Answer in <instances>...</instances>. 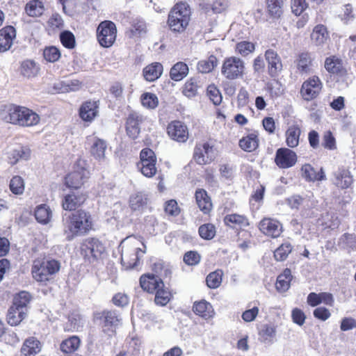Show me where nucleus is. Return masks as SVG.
I'll return each instance as SVG.
<instances>
[{"mask_svg": "<svg viewBox=\"0 0 356 356\" xmlns=\"http://www.w3.org/2000/svg\"><path fill=\"white\" fill-rule=\"evenodd\" d=\"M297 159L295 152L289 148L281 147L276 151L275 163L280 168L286 169L294 166Z\"/></svg>", "mask_w": 356, "mask_h": 356, "instance_id": "obj_10", "label": "nucleus"}, {"mask_svg": "<svg viewBox=\"0 0 356 356\" xmlns=\"http://www.w3.org/2000/svg\"><path fill=\"white\" fill-rule=\"evenodd\" d=\"M193 312L205 319L212 318L214 310L212 305L206 300L195 302L193 307Z\"/></svg>", "mask_w": 356, "mask_h": 356, "instance_id": "obj_29", "label": "nucleus"}, {"mask_svg": "<svg viewBox=\"0 0 356 356\" xmlns=\"http://www.w3.org/2000/svg\"><path fill=\"white\" fill-rule=\"evenodd\" d=\"M0 118L7 123L22 127H32L40 122L39 115L32 110L20 106H5L0 111Z\"/></svg>", "mask_w": 356, "mask_h": 356, "instance_id": "obj_2", "label": "nucleus"}, {"mask_svg": "<svg viewBox=\"0 0 356 356\" xmlns=\"http://www.w3.org/2000/svg\"><path fill=\"white\" fill-rule=\"evenodd\" d=\"M229 6V3L227 0H216L212 4L206 6L205 11L209 13L211 10L213 13L218 14L225 11Z\"/></svg>", "mask_w": 356, "mask_h": 356, "instance_id": "obj_52", "label": "nucleus"}, {"mask_svg": "<svg viewBox=\"0 0 356 356\" xmlns=\"http://www.w3.org/2000/svg\"><path fill=\"white\" fill-rule=\"evenodd\" d=\"M224 222L227 225L231 227H245L249 225L248 219L244 216L236 213L227 215L224 218Z\"/></svg>", "mask_w": 356, "mask_h": 356, "instance_id": "obj_44", "label": "nucleus"}, {"mask_svg": "<svg viewBox=\"0 0 356 356\" xmlns=\"http://www.w3.org/2000/svg\"><path fill=\"white\" fill-rule=\"evenodd\" d=\"M339 245L348 251L356 250V235L345 234L339 239Z\"/></svg>", "mask_w": 356, "mask_h": 356, "instance_id": "obj_49", "label": "nucleus"}, {"mask_svg": "<svg viewBox=\"0 0 356 356\" xmlns=\"http://www.w3.org/2000/svg\"><path fill=\"white\" fill-rule=\"evenodd\" d=\"M301 130L298 125L290 126L286 131V143L291 147L294 148L299 144Z\"/></svg>", "mask_w": 356, "mask_h": 356, "instance_id": "obj_34", "label": "nucleus"}, {"mask_svg": "<svg viewBox=\"0 0 356 356\" xmlns=\"http://www.w3.org/2000/svg\"><path fill=\"white\" fill-rule=\"evenodd\" d=\"M99 105L97 102H86L79 109L81 118L86 122H91L98 113Z\"/></svg>", "mask_w": 356, "mask_h": 356, "instance_id": "obj_23", "label": "nucleus"}, {"mask_svg": "<svg viewBox=\"0 0 356 356\" xmlns=\"http://www.w3.org/2000/svg\"><path fill=\"white\" fill-rule=\"evenodd\" d=\"M259 227L262 233L272 238L278 237L282 232V226L281 223L273 218H264L259 222Z\"/></svg>", "mask_w": 356, "mask_h": 356, "instance_id": "obj_15", "label": "nucleus"}, {"mask_svg": "<svg viewBox=\"0 0 356 356\" xmlns=\"http://www.w3.org/2000/svg\"><path fill=\"white\" fill-rule=\"evenodd\" d=\"M297 69L301 74H309L312 72L313 58L308 52L300 54L296 60Z\"/></svg>", "mask_w": 356, "mask_h": 356, "instance_id": "obj_26", "label": "nucleus"}, {"mask_svg": "<svg viewBox=\"0 0 356 356\" xmlns=\"http://www.w3.org/2000/svg\"><path fill=\"white\" fill-rule=\"evenodd\" d=\"M104 251L103 243L95 238H88L81 245V254L89 264H95L101 259Z\"/></svg>", "mask_w": 356, "mask_h": 356, "instance_id": "obj_5", "label": "nucleus"}, {"mask_svg": "<svg viewBox=\"0 0 356 356\" xmlns=\"http://www.w3.org/2000/svg\"><path fill=\"white\" fill-rule=\"evenodd\" d=\"M265 6L268 16L278 19L284 13L285 0H265Z\"/></svg>", "mask_w": 356, "mask_h": 356, "instance_id": "obj_21", "label": "nucleus"}, {"mask_svg": "<svg viewBox=\"0 0 356 356\" xmlns=\"http://www.w3.org/2000/svg\"><path fill=\"white\" fill-rule=\"evenodd\" d=\"M322 146L327 149L334 150L337 149L336 140L330 131H327L323 136Z\"/></svg>", "mask_w": 356, "mask_h": 356, "instance_id": "obj_61", "label": "nucleus"}, {"mask_svg": "<svg viewBox=\"0 0 356 356\" xmlns=\"http://www.w3.org/2000/svg\"><path fill=\"white\" fill-rule=\"evenodd\" d=\"M217 58L211 55L207 59L201 60L197 63V70L202 74L209 73L218 65Z\"/></svg>", "mask_w": 356, "mask_h": 356, "instance_id": "obj_40", "label": "nucleus"}, {"mask_svg": "<svg viewBox=\"0 0 356 356\" xmlns=\"http://www.w3.org/2000/svg\"><path fill=\"white\" fill-rule=\"evenodd\" d=\"M245 70V63L240 58L231 56L223 61L221 74L227 79L234 80L242 78Z\"/></svg>", "mask_w": 356, "mask_h": 356, "instance_id": "obj_6", "label": "nucleus"}, {"mask_svg": "<svg viewBox=\"0 0 356 356\" xmlns=\"http://www.w3.org/2000/svg\"><path fill=\"white\" fill-rule=\"evenodd\" d=\"M147 26L146 23L140 19H135L131 22V27L130 29V36H140L146 33Z\"/></svg>", "mask_w": 356, "mask_h": 356, "instance_id": "obj_51", "label": "nucleus"}, {"mask_svg": "<svg viewBox=\"0 0 356 356\" xmlns=\"http://www.w3.org/2000/svg\"><path fill=\"white\" fill-rule=\"evenodd\" d=\"M292 280L291 271L286 268L277 278L276 289L280 292H285L290 287V282Z\"/></svg>", "mask_w": 356, "mask_h": 356, "instance_id": "obj_36", "label": "nucleus"}, {"mask_svg": "<svg viewBox=\"0 0 356 356\" xmlns=\"http://www.w3.org/2000/svg\"><path fill=\"white\" fill-rule=\"evenodd\" d=\"M63 234L67 241L88 234L93 226L90 212L83 209L77 210L63 219Z\"/></svg>", "mask_w": 356, "mask_h": 356, "instance_id": "obj_1", "label": "nucleus"}, {"mask_svg": "<svg viewBox=\"0 0 356 356\" xmlns=\"http://www.w3.org/2000/svg\"><path fill=\"white\" fill-rule=\"evenodd\" d=\"M117 37V28L114 22L105 20L97 29V38L99 44L105 48L111 47Z\"/></svg>", "mask_w": 356, "mask_h": 356, "instance_id": "obj_7", "label": "nucleus"}, {"mask_svg": "<svg viewBox=\"0 0 356 356\" xmlns=\"http://www.w3.org/2000/svg\"><path fill=\"white\" fill-rule=\"evenodd\" d=\"M191 19V10L188 3H177L170 11L168 25L173 32L182 33L188 25Z\"/></svg>", "mask_w": 356, "mask_h": 356, "instance_id": "obj_3", "label": "nucleus"}, {"mask_svg": "<svg viewBox=\"0 0 356 356\" xmlns=\"http://www.w3.org/2000/svg\"><path fill=\"white\" fill-rule=\"evenodd\" d=\"M322 88V83L316 76H313L305 81L300 90V93L307 101L314 99L318 96Z\"/></svg>", "mask_w": 356, "mask_h": 356, "instance_id": "obj_11", "label": "nucleus"}, {"mask_svg": "<svg viewBox=\"0 0 356 356\" xmlns=\"http://www.w3.org/2000/svg\"><path fill=\"white\" fill-rule=\"evenodd\" d=\"M222 270L219 269L210 273L206 278L207 285L208 287L210 289L218 288L222 282Z\"/></svg>", "mask_w": 356, "mask_h": 356, "instance_id": "obj_50", "label": "nucleus"}, {"mask_svg": "<svg viewBox=\"0 0 356 356\" xmlns=\"http://www.w3.org/2000/svg\"><path fill=\"white\" fill-rule=\"evenodd\" d=\"M26 312L18 309L16 307L11 306L7 314L6 319L9 325L16 326L25 318Z\"/></svg>", "mask_w": 356, "mask_h": 356, "instance_id": "obj_37", "label": "nucleus"}, {"mask_svg": "<svg viewBox=\"0 0 356 356\" xmlns=\"http://www.w3.org/2000/svg\"><path fill=\"white\" fill-rule=\"evenodd\" d=\"M25 10L28 15L35 17L41 16L44 8L42 1L39 0H32L26 3Z\"/></svg>", "mask_w": 356, "mask_h": 356, "instance_id": "obj_42", "label": "nucleus"}, {"mask_svg": "<svg viewBox=\"0 0 356 356\" xmlns=\"http://www.w3.org/2000/svg\"><path fill=\"white\" fill-rule=\"evenodd\" d=\"M302 176L308 181H321L325 179L323 169L321 168L318 172L309 164H305L302 167Z\"/></svg>", "mask_w": 356, "mask_h": 356, "instance_id": "obj_32", "label": "nucleus"}, {"mask_svg": "<svg viewBox=\"0 0 356 356\" xmlns=\"http://www.w3.org/2000/svg\"><path fill=\"white\" fill-rule=\"evenodd\" d=\"M61 54L60 50L54 46L45 47L43 51L44 58L50 63H54L58 60Z\"/></svg>", "mask_w": 356, "mask_h": 356, "instance_id": "obj_55", "label": "nucleus"}, {"mask_svg": "<svg viewBox=\"0 0 356 356\" xmlns=\"http://www.w3.org/2000/svg\"><path fill=\"white\" fill-rule=\"evenodd\" d=\"M171 298V293L170 291L165 287H159L155 291L154 302L157 305L165 306L166 305Z\"/></svg>", "mask_w": 356, "mask_h": 356, "instance_id": "obj_48", "label": "nucleus"}, {"mask_svg": "<svg viewBox=\"0 0 356 356\" xmlns=\"http://www.w3.org/2000/svg\"><path fill=\"white\" fill-rule=\"evenodd\" d=\"M140 285L144 291L153 293H155L159 287H163L164 283L159 275L145 274L140 277Z\"/></svg>", "mask_w": 356, "mask_h": 356, "instance_id": "obj_18", "label": "nucleus"}, {"mask_svg": "<svg viewBox=\"0 0 356 356\" xmlns=\"http://www.w3.org/2000/svg\"><path fill=\"white\" fill-rule=\"evenodd\" d=\"M255 50L254 43L248 41L238 42L236 45V51L242 56H247Z\"/></svg>", "mask_w": 356, "mask_h": 356, "instance_id": "obj_56", "label": "nucleus"}, {"mask_svg": "<svg viewBox=\"0 0 356 356\" xmlns=\"http://www.w3.org/2000/svg\"><path fill=\"white\" fill-rule=\"evenodd\" d=\"M10 189L15 195L22 194L24 191L23 179L19 176L13 177L10 181Z\"/></svg>", "mask_w": 356, "mask_h": 356, "instance_id": "obj_58", "label": "nucleus"}, {"mask_svg": "<svg viewBox=\"0 0 356 356\" xmlns=\"http://www.w3.org/2000/svg\"><path fill=\"white\" fill-rule=\"evenodd\" d=\"M41 343L34 337L26 339L21 348V353L24 356H35L41 350Z\"/></svg>", "mask_w": 356, "mask_h": 356, "instance_id": "obj_25", "label": "nucleus"}, {"mask_svg": "<svg viewBox=\"0 0 356 356\" xmlns=\"http://www.w3.org/2000/svg\"><path fill=\"white\" fill-rule=\"evenodd\" d=\"M143 122V116L136 112L131 113L127 120L126 130L128 136L132 139L136 138L140 131V124Z\"/></svg>", "mask_w": 356, "mask_h": 356, "instance_id": "obj_19", "label": "nucleus"}, {"mask_svg": "<svg viewBox=\"0 0 356 356\" xmlns=\"http://www.w3.org/2000/svg\"><path fill=\"white\" fill-rule=\"evenodd\" d=\"M261 341L268 344L274 342L276 337V327L271 325H265L259 332Z\"/></svg>", "mask_w": 356, "mask_h": 356, "instance_id": "obj_43", "label": "nucleus"}, {"mask_svg": "<svg viewBox=\"0 0 356 356\" xmlns=\"http://www.w3.org/2000/svg\"><path fill=\"white\" fill-rule=\"evenodd\" d=\"M60 267V263L54 259L35 260L31 270L33 277L37 282L49 281L52 275L58 272Z\"/></svg>", "mask_w": 356, "mask_h": 356, "instance_id": "obj_4", "label": "nucleus"}, {"mask_svg": "<svg viewBox=\"0 0 356 356\" xmlns=\"http://www.w3.org/2000/svg\"><path fill=\"white\" fill-rule=\"evenodd\" d=\"M60 39L64 47L68 49H72L75 46L74 35L70 31H63L60 33Z\"/></svg>", "mask_w": 356, "mask_h": 356, "instance_id": "obj_62", "label": "nucleus"}, {"mask_svg": "<svg viewBox=\"0 0 356 356\" xmlns=\"http://www.w3.org/2000/svg\"><path fill=\"white\" fill-rule=\"evenodd\" d=\"M31 156V150L26 147H19L8 153V161L12 165L16 164L20 160H28Z\"/></svg>", "mask_w": 356, "mask_h": 356, "instance_id": "obj_31", "label": "nucleus"}, {"mask_svg": "<svg viewBox=\"0 0 356 356\" xmlns=\"http://www.w3.org/2000/svg\"><path fill=\"white\" fill-rule=\"evenodd\" d=\"M325 70L332 74H339L343 70L341 60L335 56H330L325 59Z\"/></svg>", "mask_w": 356, "mask_h": 356, "instance_id": "obj_47", "label": "nucleus"}, {"mask_svg": "<svg viewBox=\"0 0 356 356\" xmlns=\"http://www.w3.org/2000/svg\"><path fill=\"white\" fill-rule=\"evenodd\" d=\"M31 300V295L26 291L19 293L13 300V307H16L18 309L26 312V306Z\"/></svg>", "mask_w": 356, "mask_h": 356, "instance_id": "obj_45", "label": "nucleus"}, {"mask_svg": "<svg viewBox=\"0 0 356 356\" xmlns=\"http://www.w3.org/2000/svg\"><path fill=\"white\" fill-rule=\"evenodd\" d=\"M40 65L33 60L26 59L22 62L20 74L24 77L31 79L36 76L40 72Z\"/></svg>", "mask_w": 356, "mask_h": 356, "instance_id": "obj_27", "label": "nucleus"}, {"mask_svg": "<svg viewBox=\"0 0 356 356\" xmlns=\"http://www.w3.org/2000/svg\"><path fill=\"white\" fill-rule=\"evenodd\" d=\"M328 33L325 26L323 25H317L313 30L311 35L312 40L319 45L325 42L327 39Z\"/></svg>", "mask_w": 356, "mask_h": 356, "instance_id": "obj_46", "label": "nucleus"}, {"mask_svg": "<svg viewBox=\"0 0 356 356\" xmlns=\"http://www.w3.org/2000/svg\"><path fill=\"white\" fill-rule=\"evenodd\" d=\"M188 67L184 62H178L170 69V78L175 81H179L185 78L188 74Z\"/></svg>", "mask_w": 356, "mask_h": 356, "instance_id": "obj_33", "label": "nucleus"}, {"mask_svg": "<svg viewBox=\"0 0 356 356\" xmlns=\"http://www.w3.org/2000/svg\"><path fill=\"white\" fill-rule=\"evenodd\" d=\"M88 195L86 193L73 191L66 195L62 202L63 209L67 211L75 210L86 200Z\"/></svg>", "mask_w": 356, "mask_h": 356, "instance_id": "obj_16", "label": "nucleus"}, {"mask_svg": "<svg viewBox=\"0 0 356 356\" xmlns=\"http://www.w3.org/2000/svg\"><path fill=\"white\" fill-rule=\"evenodd\" d=\"M156 157L155 153L149 148H145L140 153V162L138 168L142 174L147 177H152L156 175Z\"/></svg>", "mask_w": 356, "mask_h": 356, "instance_id": "obj_9", "label": "nucleus"}, {"mask_svg": "<svg viewBox=\"0 0 356 356\" xmlns=\"http://www.w3.org/2000/svg\"><path fill=\"white\" fill-rule=\"evenodd\" d=\"M168 136L172 140L184 143L188 138V131L187 127L180 121H173L167 127Z\"/></svg>", "mask_w": 356, "mask_h": 356, "instance_id": "obj_14", "label": "nucleus"}, {"mask_svg": "<svg viewBox=\"0 0 356 356\" xmlns=\"http://www.w3.org/2000/svg\"><path fill=\"white\" fill-rule=\"evenodd\" d=\"M133 252L129 254L128 250H124L122 247V252L121 254V259L122 262H127L128 267L134 268L138 266L140 257L143 256L145 251L142 250L140 248H134Z\"/></svg>", "mask_w": 356, "mask_h": 356, "instance_id": "obj_24", "label": "nucleus"}, {"mask_svg": "<svg viewBox=\"0 0 356 356\" xmlns=\"http://www.w3.org/2000/svg\"><path fill=\"white\" fill-rule=\"evenodd\" d=\"M291 244H282L274 252V257L277 261H284L291 252Z\"/></svg>", "mask_w": 356, "mask_h": 356, "instance_id": "obj_60", "label": "nucleus"}, {"mask_svg": "<svg viewBox=\"0 0 356 356\" xmlns=\"http://www.w3.org/2000/svg\"><path fill=\"white\" fill-rule=\"evenodd\" d=\"M95 320L102 321V329L104 332L111 330L113 332V328H115L120 323V318L115 311L105 310L100 312H96L94 314Z\"/></svg>", "mask_w": 356, "mask_h": 356, "instance_id": "obj_13", "label": "nucleus"}, {"mask_svg": "<svg viewBox=\"0 0 356 356\" xmlns=\"http://www.w3.org/2000/svg\"><path fill=\"white\" fill-rule=\"evenodd\" d=\"M240 147L245 152H251L259 146V139L255 134H250L239 141Z\"/></svg>", "mask_w": 356, "mask_h": 356, "instance_id": "obj_38", "label": "nucleus"}, {"mask_svg": "<svg viewBox=\"0 0 356 356\" xmlns=\"http://www.w3.org/2000/svg\"><path fill=\"white\" fill-rule=\"evenodd\" d=\"M147 196L143 193L132 195L129 199V206L133 211H142L147 204Z\"/></svg>", "mask_w": 356, "mask_h": 356, "instance_id": "obj_35", "label": "nucleus"}, {"mask_svg": "<svg viewBox=\"0 0 356 356\" xmlns=\"http://www.w3.org/2000/svg\"><path fill=\"white\" fill-rule=\"evenodd\" d=\"M16 37V31L13 26H7L0 29V53L8 51Z\"/></svg>", "mask_w": 356, "mask_h": 356, "instance_id": "obj_20", "label": "nucleus"}, {"mask_svg": "<svg viewBox=\"0 0 356 356\" xmlns=\"http://www.w3.org/2000/svg\"><path fill=\"white\" fill-rule=\"evenodd\" d=\"M215 158L214 150L209 143L197 144L193 153V159L197 164L205 165Z\"/></svg>", "mask_w": 356, "mask_h": 356, "instance_id": "obj_12", "label": "nucleus"}, {"mask_svg": "<svg viewBox=\"0 0 356 356\" xmlns=\"http://www.w3.org/2000/svg\"><path fill=\"white\" fill-rule=\"evenodd\" d=\"M106 148V143L103 140L97 139L91 147V153L96 159L101 160L104 158Z\"/></svg>", "mask_w": 356, "mask_h": 356, "instance_id": "obj_53", "label": "nucleus"}, {"mask_svg": "<svg viewBox=\"0 0 356 356\" xmlns=\"http://www.w3.org/2000/svg\"><path fill=\"white\" fill-rule=\"evenodd\" d=\"M201 257L196 251H188L184 254V261L188 266H195L200 263Z\"/></svg>", "mask_w": 356, "mask_h": 356, "instance_id": "obj_63", "label": "nucleus"}, {"mask_svg": "<svg viewBox=\"0 0 356 356\" xmlns=\"http://www.w3.org/2000/svg\"><path fill=\"white\" fill-rule=\"evenodd\" d=\"M200 236L206 240L212 239L216 235V227L213 224L207 223L201 225L198 230Z\"/></svg>", "mask_w": 356, "mask_h": 356, "instance_id": "obj_57", "label": "nucleus"}, {"mask_svg": "<svg viewBox=\"0 0 356 356\" xmlns=\"http://www.w3.org/2000/svg\"><path fill=\"white\" fill-rule=\"evenodd\" d=\"M195 200L198 207L204 213L210 212L212 209V202L205 190H197L195 192Z\"/></svg>", "mask_w": 356, "mask_h": 356, "instance_id": "obj_28", "label": "nucleus"}, {"mask_svg": "<svg viewBox=\"0 0 356 356\" xmlns=\"http://www.w3.org/2000/svg\"><path fill=\"white\" fill-rule=\"evenodd\" d=\"M265 59L268 63V73L270 76L275 77L282 70V60L278 54L269 49L265 51Z\"/></svg>", "mask_w": 356, "mask_h": 356, "instance_id": "obj_17", "label": "nucleus"}, {"mask_svg": "<svg viewBox=\"0 0 356 356\" xmlns=\"http://www.w3.org/2000/svg\"><path fill=\"white\" fill-rule=\"evenodd\" d=\"M334 184L337 187L342 189L349 188L353 181L350 172L344 168H339L335 171L334 172Z\"/></svg>", "mask_w": 356, "mask_h": 356, "instance_id": "obj_22", "label": "nucleus"}, {"mask_svg": "<svg viewBox=\"0 0 356 356\" xmlns=\"http://www.w3.org/2000/svg\"><path fill=\"white\" fill-rule=\"evenodd\" d=\"M163 65L159 63H153L143 69V76L147 81H154L163 72Z\"/></svg>", "mask_w": 356, "mask_h": 356, "instance_id": "obj_30", "label": "nucleus"}, {"mask_svg": "<svg viewBox=\"0 0 356 356\" xmlns=\"http://www.w3.org/2000/svg\"><path fill=\"white\" fill-rule=\"evenodd\" d=\"M142 105L149 109H154L159 104L157 96L151 92H145L141 95Z\"/></svg>", "mask_w": 356, "mask_h": 356, "instance_id": "obj_54", "label": "nucleus"}, {"mask_svg": "<svg viewBox=\"0 0 356 356\" xmlns=\"http://www.w3.org/2000/svg\"><path fill=\"white\" fill-rule=\"evenodd\" d=\"M198 87L197 80L192 78L186 82L183 93L188 97H194L197 94Z\"/></svg>", "mask_w": 356, "mask_h": 356, "instance_id": "obj_59", "label": "nucleus"}, {"mask_svg": "<svg viewBox=\"0 0 356 356\" xmlns=\"http://www.w3.org/2000/svg\"><path fill=\"white\" fill-rule=\"evenodd\" d=\"M207 93L210 99L215 105H219L221 103L222 95L216 86H209L207 88Z\"/></svg>", "mask_w": 356, "mask_h": 356, "instance_id": "obj_64", "label": "nucleus"}, {"mask_svg": "<svg viewBox=\"0 0 356 356\" xmlns=\"http://www.w3.org/2000/svg\"><path fill=\"white\" fill-rule=\"evenodd\" d=\"M80 339L76 336H72L63 340L60 345V350L65 354L72 353L80 346Z\"/></svg>", "mask_w": 356, "mask_h": 356, "instance_id": "obj_39", "label": "nucleus"}, {"mask_svg": "<svg viewBox=\"0 0 356 356\" xmlns=\"http://www.w3.org/2000/svg\"><path fill=\"white\" fill-rule=\"evenodd\" d=\"M35 217L38 222L46 225L51 218V211L46 204H41L36 207Z\"/></svg>", "mask_w": 356, "mask_h": 356, "instance_id": "obj_41", "label": "nucleus"}, {"mask_svg": "<svg viewBox=\"0 0 356 356\" xmlns=\"http://www.w3.org/2000/svg\"><path fill=\"white\" fill-rule=\"evenodd\" d=\"M84 161L79 160L73 172L65 177V184L68 188L79 189L89 178V171L85 168Z\"/></svg>", "mask_w": 356, "mask_h": 356, "instance_id": "obj_8", "label": "nucleus"}]
</instances>
